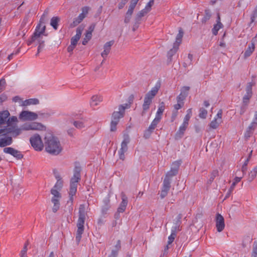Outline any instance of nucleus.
<instances>
[{"label":"nucleus","instance_id":"1","mask_svg":"<svg viewBox=\"0 0 257 257\" xmlns=\"http://www.w3.org/2000/svg\"><path fill=\"white\" fill-rule=\"evenodd\" d=\"M45 129V126L41 123L31 122L25 123L18 127L17 126H10L5 127V134L3 135L11 134L13 137L16 138L21 134L23 131H42Z\"/></svg>","mask_w":257,"mask_h":257},{"label":"nucleus","instance_id":"2","mask_svg":"<svg viewBox=\"0 0 257 257\" xmlns=\"http://www.w3.org/2000/svg\"><path fill=\"white\" fill-rule=\"evenodd\" d=\"M44 145L46 151L53 155H58L62 150L58 139L51 134L46 135L44 138Z\"/></svg>","mask_w":257,"mask_h":257},{"label":"nucleus","instance_id":"3","mask_svg":"<svg viewBox=\"0 0 257 257\" xmlns=\"http://www.w3.org/2000/svg\"><path fill=\"white\" fill-rule=\"evenodd\" d=\"M88 206V205L87 206H86L84 204H82L79 205L78 219L76 224L77 229L76 233V240L78 243L81 240L82 234L84 231V223L87 214Z\"/></svg>","mask_w":257,"mask_h":257},{"label":"nucleus","instance_id":"4","mask_svg":"<svg viewBox=\"0 0 257 257\" xmlns=\"http://www.w3.org/2000/svg\"><path fill=\"white\" fill-rule=\"evenodd\" d=\"M81 168L79 165H76L73 170V175L70 180V190L69 192V200L72 202L73 196L75 195L77 191V183L81 179L80 173Z\"/></svg>","mask_w":257,"mask_h":257},{"label":"nucleus","instance_id":"5","mask_svg":"<svg viewBox=\"0 0 257 257\" xmlns=\"http://www.w3.org/2000/svg\"><path fill=\"white\" fill-rule=\"evenodd\" d=\"M130 107V105L127 103L121 104L118 107V111H114L111 115L110 122L111 132H115L116 130V125L118 123L120 118L124 116L125 110Z\"/></svg>","mask_w":257,"mask_h":257},{"label":"nucleus","instance_id":"6","mask_svg":"<svg viewBox=\"0 0 257 257\" xmlns=\"http://www.w3.org/2000/svg\"><path fill=\"white\" fill-rule=\"evenodd\" d=\"M160 87V84L157 83L146 94L144 98V103L143 104V111L142 112V116L144 115L149 109L150 105L152 102V99L157 94Z\"/></svg>","mask_w":257,"mask_h":257},{"label":"nucleus","instance_id":"7","mask_svg":"<svg viewBox=\"0 0 257 257\" xmlns=\"http://www.w3.org/2000/svg\"><path fill=\"white\" fill-rule=\"evenodd\" d=\"M46 23H41L39 21V24L37 26L35 31L32 36L30 40L28 42V45H30L33 42H35L36 39L40 38L41 35L45 33L46 26L44 24Z\"/></svg>","mask_w":257,"mask_h":257},{"label":"nucleus","instance_id":"8","mask_svg":"<svg viewBox=\"0 0 257 257\" xmlns=\"http://www.w3.org/2000/svg\"><path fill=\"white\" fill-rule=\"evenodd\" d=\"M58 190L54 188L51 190V193L53 195L51 199V201L54 204L52 207V211L54 213H56L60 208L59 201L61 198V195Z\"/></svg>","mask_w":257,"mask_h":257},{"label":"nucleus","instance_id":"9","mask_svg":"<svg viewBox=\"0 0 257 257\" xmlns=\"http://www.w3.org/2000/svg\"><path fill=\"white\" fill-rule=\"evenodd\" d=\"M30 142L36 151H41L43 150L44 144L39 135L36 134L32 136L30 139Z\"/></svg>","mask_w":257,"mask_h":257},{"label":"nucleus","instance_id":"10","mask_svg":"<svg viewBox=\"0 0 257 257\" xmlns=\"http://www.w3.org/2000/svg\"><path fill=\"white\" fill-rule=\"evenodd\" d=\"M130 138L128 134H125L123 136V141L121 144V148L118 151L119 159L124 160L125 159L124 153L127 151V144L130 143Z\"/></svg>","mask_w":257,"mask_h":257},{"label":"nucleus","instance_id":"11","mask_svg":"<svg viewBox=\"0 0 257 257\" xmlns=\"http://www.w3.org/2000/svg\"><path fill=\"white\" fill-rule=\"evenodd\" d=\"M38 114L28 110H23L19 114V119L22 121H32L38 118Z\"/></svg>","mask_w":257,"mask_h":257},{"label":"nucleus","instance_id":"12","mask_svg":"<svg viewBox=\"0 0 257 257\" xmlns=\"http://www.w3.org/2000/svg\"><path fill=\"white\" fill-rule=\"evenodd\" d=\"M181 163V160L173 162L171 165L170 170L167 172L165 177L171 179L173 176L177 175Z\"/></svg>","mask_w":257,"mask_h":257},{"label":"nucleus","instance_id":"13","mask_svg":"<svg viewBox=\"0 0 257 257\" xmlns=\"http://www.w3.org/2000/svg\"><path fill=\"white\" fill-rule=\"evenodd\" d=\"M121 198L122 201L117 208V213L115 215L116 218L119 215V213H122L125 211L128 203L127 197L123 192L121 193Z\"/></svg>","mask_w":257,"mask_h":257},{"label":"nucleus","instance_id":"14","mask_svg":"<svg viewBox=\"0 0 257 257\" xmlns=\"http://www.w3.org/2000/svg\"><path fill=\"white\" fill-rule=\"evenodd\" d=\"M4 152L12 155L17 159H21L23 158V155L21 152L11 147L4 148Z\"/></svg>","mask_w":257,"mask_h":257},{"label":"nucleus","instance_id":"15","mask_svg":"<svg viewBox=\"0 0 257 257\" xmlns=\"http://www.w3.org/2000/svg\"><path fill=\"white\" fill-rule=\"evenodd\" d=\"M216 227L218 232L222 231L225 227L224 219L223 217L219 213L216 216Z\"/></svg>","mask_w":257,"mask_h":257},{"label":"nucleus","instance_id":"16","mask_svg":"<svg viewBox=\"0 0 257 257\" xmlns=\"http://www.w3.org/2000/svg\"><path fill=\"white\" fill-rule=\"evenodd\" d=\"M188 124L183 122L182 125L179 127V130L177 132L175 135V139L176 140L181 139L184 133L188 127Z\"/></svg>","mask_w":257,"mask_h":257},{"label":"nucleus","instance_id":"17","mask_svg":"<svg viewBox=\"0 0 257 257\" xmlns=\"http://www.w3.org/2000/svg\"><path fill=\"white\" fill-rule=\"evenodd\" d=\"M114 41H110L106 42L103 47L104 50L101 53V55L103 58H105L110 51L111 47L113 44Z\"/></svg>","mask_w":257,"mask_h":257},{"label":"nucleus","instance_id":"18","mask_svg":"<svg viewBox=\"0 0 257 257\" xmlns=\"http://www.w3.org/2000/svg\"><path fill=\"white\" fill-rule=\"evenodd\" d=\"M10 115L9 111L7 110L0 111V127L7 123L8 117Z\"/></svg>","mask_w":257,"mask_h":257},{"label":"nucleus","instance_id":"19","mask_svg":"<svg viewBox=\"0 0 257 257\" xmlns=\"http://www.w3.org/2000/svg\"><path fill=\"white\" fill-rule=\"evenodd\" d=\"M13 143L12 137H7L0 139V147L3 148L11 145Z\"/></svg>","mask_w":257,"mask_h":257},{"label":"nucleus","instance_id":"20","mask_svg":"<svg viewBox=\"0 0 257 257\" xmlns=\"http://www.w3.org/2000/svg\"><path fill=\"white\" fill-rule=\"evenodd\" d=\"M255 48V45L253 42H251L249 44L247 48L244 53V58L245 59L251 55L252 52L254 51Z\"/></svg>","mask_w":257,"mask_h":257},{"label":"nucleus","instance_id":"21","mask_svg":"<svg viewBox=\"0 0 257 257\" xmlns=\"http://www.w3.org/2000/svg\"><path fill=\"white\" fill-rule=\"evenodd\" d=\"M102 97L101 96L99 95H94L92 96L91 100L90 101V105L94 107L97 106L99 102L102 101Z\"/></svg>","mask_w":257,"mask_h":257},{"label":"nucleus","instance_id":"22","mask_svg":"<svg viewBox=\"0 0 257 257\" xmlns=\"http://www.w3.org/2000/svg\"><path fill=\"white\" fill-rule=\"evenodd\" d=\"M171 179L165 177L163 181L162 190L168 193L171 187Z\"/></svg>","mask_w":257,"mask_h":257},{"label":"nucleus","instance_id":"23","mask_svg":"<svg viewBox=\"0 0 257 257\" xmlns=\"http://www.w3.org/2000/svg\"><path fill=\"white\" fill-rule=\"evenodd\" d=\"M84 29V26L83 25H80L77 29H76V35L72 37L71 38L73 39L74 40H75L78 42L80 38H81L82 33Z\"/></svg>","mask_w":257,"mask_h":257},{"label":"nucleus","instance_id":"24","mask_svg":"<svg viewBox=\"0 0 257 257\" xmlns=\"http://www.w3.org/2000/svg\"><path fill=\"white\" fill-rule=\"evenodd\" d=\"M39 103V100L37 98H30L27 99L21 104V106H27L31 104L36 105Z\"/></svg>","mask_w":257,"mask_h":257},{"label":"nucleus","instance_id":"25","mask_svg":"<svg viewBox=\"0 0 257 257\" xmlns=\"http://www.w3.org/2000/svg\"><path fill=\"white\" fill-rule=\"evenodd\" d=\"M84 16L82 14H80L77 18H74L73 21L70 24V27L74 28L78 25L84 19Z\"/></svg>","mask_w":257,"mask_h":257},{"label":"nucleus","instance_id":"26","mask_svg":"<svg viewBox=\"0 0 257 257\" xmlns=\"http://www.w3.org/2000/svg\"><path fill=\"white\" fill-rule=\"evenodd\" d=\"M165 103L164 102H162L160 103L158 109L156 114V118H159V119H161L162 115L165 109Z\"/></svg>","mask_w":257,"mask_h":257},{"label":"nucleus","instance_id":"27","mask_svg":"<svg viewBox=\"0 0 257 257\" xmlns=\"http://www.w3.org/2000/svg\"><path fill=\"white\" fill-rule=\"evenodd\" d=\"M221 122V120H218L217 117H214V119L209 124V130L217 128Z\"/></svg>","mask_w":257,"mask_h":257},{"label":"nucleus","instance_id":"28","mask_svg":"<svg viewBox=\"0 0 257 257\" xmlns=\"http://www.w3.org/2000/svg\"><path fill=\"white\" fill-rule=\"evenodd\" d=\"M184 32L182 29V28H180L179 30V33L177 34L176 38V41L175 43H174V44L175 45H177V46H179L180 44L181 43L182 39L183 36Z\"/></svg>","mask_w":257,"mask_h":257},{"label":"nucleus","instance_id":"29","mask_svg":"<svg viewBox=\"0 0 257 257\" xmlns=\"http://www.w3.org/2000/svg\"><path fill=\"white\" fill-rule=\"evenodd\" d=\"M149 12L146 10L145 9H144L142 11H140L136 15L135 18V21L137 23H139V22L141 21L142 18L144 17L145 15H146Z\"/></svg>","mask_w":257,"mask_h":257},{"label":"nucleus","instance_id":"30","mask_svg":"<svg viewBox=\"0 0 257 257\" xmlns=\"http://www.w3.org/2000/svg\"><path fill=\"white\" fill-rule=\"evenodd\" d=\"M60 19L58 17H53L50 22L51 26L55 29L57 30L58 24L60 22Z\"/></svg>","mask_w":257,"mask_h":257},{"label":"nucleus","instance_id":"31","mask_svg":"<svg viewBox=\"0 0 257 257\" xmlns=\"http://www.w3.org/2000/svg\"><path fill=\"white\" fill-rule=\"evenodd\" d=\"M255 85V82L253 81L248 82L245 88L246 94L252 96V87Z\"/></svg>","mask_w":257,"mask_h":257},{"label":"nucleus","instance_id":"32","mask_svg":"<svg viewBox=\"0 0 257 257\" xmlns=\"http://www.w3.org/2000/svg\"><path fill=\"white\" fill-rule=\"evenodd\" d=\"M211 17V13L210 10H206L205 11V15L202 18L201 22L202 23H205L207 21H208Z\"/></svg>","mask_w":257,"mask_h":257},{"label":"nucleus","instance_id":"33","mask_svg":"<svg viewBox=\"0 0 257 257\" xmlns=\"http://www.w3.org/2000/svg\"><path fill=\"white\" fill-rule=\"evenodd\" d=\"M49 13V10L48 8L46 9L41 16L40 21L41 23H46L48 21V16Z\"/></svg>","mask_w":257,"mask_h":257},{"label":"nucleus","instance_id":"34","mask_svg":"<svg viewBox=\"0 0 257 257\" xmlns=\"http://www.w3.org/2000/svg\"><path fill=\"white\" fill-rule=\"evenodd\" d=\"M178 49V46H177V45H175V44H174L173 48L168 52V59L171 61L172 57L176 53Z\"/></svg>","mask_w":257,"mask_h":257},{"label":"nucleus","instance_id":"35","mask_svg":"<svg viewBox=\"0 0 257 257\" xmlns=\"http://www.w3.org/2000/svg\"><path fill=\"white\" fill-rule=\"evenodd\" d=\"M154 130V128H152L149 126V127L144 131V138L146 139H149Z\"/></svg>","mask_w":257,"mask_h":257},{"label":"nucleus","instance_id":"36","mask_svg":"<svg viewBox=\"0 0 257 257\" xmlns=\"http://www.w3.org/2000/svg\"><path fill=\"white\" fill-rule=\"evenodd\" d=\"M74 126L78 129H81L85 127L84 123L83 121L80 120H74L71 122Z\"/></svg>","mask_w":257,"mask_h":257},{"label":"nucleus","instance_id":"37","mask_svg":"<svg viewBox=\"0 0 257 257\" xmlns=\"http://www.w3.org/2000/svg\"><path fill=\"white\" fill-rule=\"evenodd\" d=\"M222 26L223 25L221 23H219V24L214 25L213 29H212L213 34L214 35H216L218 34V31Z\"/></svg>","mask_w":257,"mask_h":257},{"label":"nucleus","instance_id":"38","mask_svg":"<svg viewBox=\"0 0 257 257\" xmlns=\"http://www.w3.org/2000/svg\"><path fill=\"white\" fill-rule=\"evenodd\" d=\"M190 90V87L189 86H183L181 89V93H180L181 96H185L187 97L188 94V91Z\"/></svg>","mask_w":257,"mask_h":257},{"label":"nucleus","instance_id":"39","mask_svg":"<svg viewBox=\"0 0 257 257\" xmlns=\"http://www.w3.org/2000/svg\"><path fill=\"white\" fill-rule=\"evenodd\" d=\"M18 122V118L16 116H12L9 117L7 121V126H12V124L13 122Z\"/></svg>","mask_w":257,"mask_h":257},{"label":"nucleus","instance_id":"40","mask_svg":"<svg viewBox=\"0 0 257 257\" xmlns=\"http://www.w3.org/2000/svg\"><path fill=\"white\" fill-rule=\"evenodd\" d=\"M251 257H257V241L253 242Z\"/></svg>","mask_w":257,"mask_h":257},{"label":"nucleus","instance_id":"41","mask_svg":"<svg viewBox=\"0 0 257 257\" xmlns=\"http://www.w3.org/2000/svg\"><path fill=\"white\" fill-rule=\"evenodd\" d=\"M176 236V233H175V230H173L171 231V235L168 237V245L171 244L175 239V238Z\"/></svg>","mask_w":257,"mask_h":257},{"label":"nucleus","instance_id":"42","mask_svg":"<svg viewBox=\"0 0 257 257\" xmlns=\"http://www.w3.org/2000/svg\"><path fill=\"white\" fill-rule=\"evenodd\" d=\"M207 111L205 109H204L203 108H200L199 116L200 118H205L207 116Z\"/></svg>","mask_w":257,"mask_h":257},{"label":"nucleus","instance_id":"43","mask_svg":"<svg viewBox=\"0 0 257 257\" xmlns=\"http://www.w3.org/2000/svg\"><path fill=\"white\" fill-rule=\"evenodd\" d=\"M218 175V171L216 170H213L210 174V178L209 180V183H211L213 181L214 178Z\"/></svg>","mask_w":257,"mask_h":257},{"label":"nucleus","instance_id":"44","mask_svg":"<svg viewBox=\"0 0 257 257\" xmlns=\"http://www.w3.org/2000/svg\"><path fill=\"white\" fill-rule=\"evenodd\" d=\"M105 204L103 206L102 208V211L103 213H106V211L109 209L110 205H109V200H104Z\"/></svg>","mask_w":257,"mask_h":257},{"label":"nucleus","instance_id":"45","mask_svg":"<svg viewBox=\"0 0 257 257\" xmlns=\"http://www.w3.org/2000/svg\"><path fill=\"white\" fill-rule=\"evenodd\" d=\"M92 34L90 33H86L85 35V38L83 39L82 41V44L83 45H86L88 42L91 39Z\"/></svg>","mask_w":257,"mask_h":257},{"label":"nucleus","instance_id":"46","mask_svg":"<svg viewBox=\"0 0 257 257\" xmlns=\"http://www.w3.org/2000/svg\"><path fill=\"white\" fill-rule=\"evenodd\" d=\"M160 119H159V118H155L154 120L151 122V124L150 125V126H151L152 128H154V130L157 127L158 124L160 121Z\"/></svg>","mask_w":257,"mask_h":257},{"label":"nucleus","instance_id":"47","mask_svg":"<svg viewBox=\"0 0 257 257\" xmlns=\"http://www.w3.org/2000/svg\"><path fill=\"white\" fill-rule=\"evenodd\" d=\"M133 14V13L130 12H126L124 20V22L125 24H127L130 22V20L132 18V15Z\"/></svg>","mask_w":257,"mask_h":257},{"label":"nucleus","instance_id":"48","mask_svg":"<svg viewBox=\"0 0 257 257\" xmlns=\"http://www.w3.org/2000/svg\"><path fill=\"white\" fill-rule=\"evenodd\" d=\"M253 132H254L252 131L251 130H248L247 128L244 135L245 139L246 140H248V139L252 135Z\"/></svg>","mask_w":257,"mask_h":257},{"label":"nucleus","instance_id":"49","mask_svg":"<svg viewBox=\"0 0 257 257\" xmlns=\"http://www.w3.org/2000/svg\"><path fill=\"white\" fill-rule=\"evenodd\" d=\"M63 180H57L53 188L60 190L63 187Z\"/></svg>","mask_w":257,"mask_h":257},{"label":"nucleus","instance_id":"50","mask_svg":"<svg viewBox=\"0 0 257 257\" xmlns=\"http://www.w3.org/2000/svg\"><path fill=\"white\" fill-rule=\"evenodd\" d=\"M256 173L253 170L250 171L248 175V180L249 182H251L256 177Z\"/></svg>","mask_w":257,"mask_h":257},{"label":"nucleus","instance_id":"51","mask_svg":"<svg viewBox=\"0 0 257 257\" xmlns=\"http://www.w3.org/2000/svg\"><path fill=\"white\" fill-rule=\"evenodd\" d=\"M27 245H28V242H26L25 244L23 249L21 251L20 256H26L27 251Z\"/></svg>","mask_w":257,"mask_h":257},{"label":"nucleus","instance_id":"52","mask_svg":"<svg viewBox=\"0 0 257 257\" xmlns=\"http://www.w3.org/2000/svg\"><path fill=\"white\" fill-rule=\"evenodd\" d=\"M251 97V96L245 94L243 97V103L244 105H247L249 99Z\"/></svg>","mask_w":257,"mask_h":257},{"label":"nucleus","instance_id":"53","mask_svg":"<svg viewBox=\"0 0 257 257\" xmlns=\"http://www.w3.org/2000/svg\"><path fill=\"white\" fill-rule=\"evenodd\" d=\"M89 10V8L88 7H84L82 8V13L80 14H82V16H84V18H85L88 14Z\"/></svg>","mask_w":257,"mask_h":257},{"label":"nucleus","instance_id":"54","mask_svg":"<svg viewBox=\"0 0 257 257\" xmlns=\"http://www.w3.org/2000/svg\"><path fill=\"white\" fill-rule=\"evenodd\" d=\"M6 83V82L5 79L2 78L0 80V92H2L5 89Z\"/></svg>","mask_w":257,"mask_h":257},{"label":"nucleus","instance_id":"55","mask_svg":"<svg viewBox=\"0 0 257 257\" xmlns=\"http://www.w3.org/2000/svg\"><path fill=\"white\" fill-rule=\"evenodd\" d=\"M36 41H37L39 43L38 48L41 49H43L44 47L45 44H44V41L42 39V37H40L39 39H36Z\"/></svg>","mask_w":257,"mask_h":257},{"label":"nucleus","instance_id":"56","mask_svg":"<svg viewBox=\"0 0 257 257\" xmlns=\"http://www.w3.org/2000/svg\"><path fill=\"white\" fill-rule=\"evenodd\" d=\"M154 0H150L149 2L146 6L145 9L147 10L148 12H150L151 11L152 6L154 4Z\"/></svg>","mask_w":257,"mask_h":257},{"label":"nucleus","instance_id":"57","mask_svg":"<svg viewBox=\"0 0 257 257\" xmlns=\"http://www.w3.org/2000/svg\"><path fill=\"white\" fill-rule=\"evenodd\" d=\"M13 101L15 102H19L20 103V105L22 103L23 101L22 99L19 96H16L13 98Z\"/></svg>","mask_w":257,"mask_h":257},{"label":"nucleus","instance_id":"58","mask_svg":"<svg viewBox=\"0 0 257 257\" xmlns=\"http://www.w3.org/2000/svg\"><path fill=\"white\" fill-rule=\"evenodd\" d=\"M115 249L112 250V251H116L117 255L118 254V251L120 249L121 245L120 241L118 240L116 245H115Z\"/></svg>","mask_w":257,"mask_h":257},{"label":"nucleus","instance_id":"59","mask_svg":"<svg viewBox=\"0 0 257 257\" xmlns=\"http://www.w3.org/2000/svg\"><path fill=\"white\" fill-rule=\"evenodd\" d=\"M184 105V103L177 102V104L174 105L175 111H177L178 109L181 108Z\"/></svg>","mask_w":257,"mask_h":257},{"label":"nucleus","instance_id":"60","mask_svg":"<svg viewBox=\"0 0 257 257\" xmlns=\"http://www.w3.org/2000/svg\"><path fill=\"white\" fill-rule=\"evenodd\" d=\"M186 98L185 96H181L180 94L177 97V102L184 103L183 101Z\"/></svg>","mask_w":257,"mask_h":257},{"label":"nucleus","instance_id":"61","mask_svg":"<svg viewBox=\"0 0 257 257\" xmlns=\"http://www.w3.org/2000/svg\"><path fill=\"white\" fill-rule=\"evenodd\" d=\"M95 27L94 24H92L88 28V30L87 31L86 33H90L92 34V32L94 31Z\"/></svg>","mask_w":257,"mask_h":257},{"label":"nucleus","instance_id":"62","mask_svg":"<svg viewBox=\"0 0 257 257\" xmlns=\"http://www.w3.org/2000/svg\"><path fill=\"white\" fill-rule=\"evenodd\" d=\"M256 18H257V11L256 9H255L254 11H253V14L251 15V22H254Z\"/></svg>","mask_w":257,"mask_h":257},{"label":"nucleus","instance_id":"63","mask_svg":"<svg viewBox=\"0 0 257 257\" xmlns=\"http://www.w3.org/2000/svg\"><path fill=\"white\" fill-rule=\"evenodd\" d=\"M177 115H178L177 111H173L172 114V116H171V121L172 122H173L175 120Z\"/></svg>","mask_w":257,"mask_h":257},{"label":"nucleus","instance_id":"64","mask_svg":"<svg viewBox=\"0 0 257 257\" xmlns=\"http://www.w3.org/2000/svg\"><path fill=\"white\" fill-rule=\"evenodd\" d=\"M136 5L130 3V5L129 6L128 9L127 10V12H130L133 13L134 10L136 7Z\"/></svg>","mask_w":257,"mask_h":257}]
</instances>
